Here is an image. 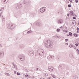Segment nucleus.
I'll return each instance as SVG.
<instances>
[{"label": "nucleus", "instance_id": "5701e85b", "mask_svg": "<svg viewBox=\"0 0 79 79\" xmlns=\"http://www.w3.org/2000/svg\"><path fill=\"white\" fill-rule=\"evenodd\" d=\"M6 76H10V74L9 73H6Z\"/></svg>", "mask_w": 79, "mask_h": 79}, {"label": "nucleus", "instance_id": "20e7f679", "mask_svg": "<svg viewBox=\"0 0 79 79\" xmlns=\"http://www.w3.org/2000/svg\"><path fill=\"white\" fill-rule=\"evenodd\" d=\"M30 2L31 1H28L27 0H26L24 2V4H26V5H28V4H29Z\"/></svg>", "mask_w": 79, "mask_h": 79}, {"label": "nucleus", "instance_id": "9d476101", "mask_svg": "<svg viewBox=\"0 0 79 79\" xmlns=\"http://www.w3.org/2000/svg\"><path fill=\"white\" fill-rule=\"evenodd\" d=\"M4 56V52H0V56Z\"/></svg>", "mask_w": 79, "mask_h": 79}, {"label": "nucleus", "instance_id": "dca6fc26", "mask_svg": "<svg viewBox=\"0 0 79 79\" xmlns=\"http://www.w3.org/2000/svg\"><path fill=\"white\" fill-rule=\"evenodd\" d=\"M12 64H13L14 66V67H15V66H16V65L15 64L14 62H12Z\"/></svg>", "mask_w": 79, "mask_h": 79}, {"label": "nucleus", "instance_id": "4d7b16f0", "mask_svg": "<svg viewBox=\"0 0 79 79\" xmlns=\"http://www.w3.org/2000/svg\"><path fill=\"white\" fill-rule=\"evenodd\" d=\"M39 51V50H38V51Z\"/></svg>", "mask_w": 79, "mask_h": 79}, {"label": "nucleus", "instance_id": "4468645a", "mask_svg": "<svg viewBox=\"0 0 79 79\" xmlns=\"http://www.w3.org/2000/svg\"><path fill=\"white\" fill-rule=\"evenodd\" d=\"M4 2H5V3H7L8 2V0H4L3 1Z\"/></svg>", "mask_w": 79, "mask_h": 79}, {"label": "nucleus", "instance_id": "052dcab7", "mask_svg": "<svg viewBox=\"0 0 79 79\" xmlns=\"http://www.w3.org/2000/svg\"><path fill=\"white\" fill-rule=\"evenodd\" d=\"M0 75H1V74L0 73Z\"/></svg>", "mask_w": 79, "mask_h": 79}, {"label": "nucleus", "instance_id": "bf43d9fd", "mask_svg": "<svg viewBox=\"0 0 79 79\" xmlns=\"http://www.w3.org/2000/svg\"><path fill=\"white\" fill-rule=\"evenodd\" d=\"M25 75L24 74L23 75V76H25Z\"/></svg>", "mask_w": 79, "mask_h": 79}, {"label": "nucleus", "instance_id": "8fccbe9b", "mask_svg": "<svg viewBox=\"0 0 79 79\" xmlns=\"http://www.w3.org/2000/svg\"><path fill=\"white\" fill-rule=\"evenodd\" d=\"M67 36H69V35H67Z\"/></svg>", "mask_w": 79, "mask_h": 79}, {"label": "nucleus", "instance_id": "b1692460", "mask_svg": "<svg viewBox=\"0 0 79 79\" xmlns=\"http://www.w3.org/2000/svg\"><path fill=\"white\" fill-rule=\"evenodd\" d=\"M73 48H74L76 50V46H73Z\"/></svg>", "mask_w": 79, "mask_h": 79}, {"label": "nucleus", "instance_id": "09e8293b", "mask_svg": "<svg viewBox=\"0 0 79 79\" xmlns=\"http://www.w3.org/2000/svg\"><path fill=\"white\" fill-rule=\"evenodd\" d=\"M44 11H45V9H44Z\"/></svg>", "mask_w": 79, "mask_h": 79}, {"label": "nucleus", "instance_id": "ea45409f", "mask_svg": "<svg viewBox=\"0 0 79 79\" xmlns=\"http://www.w3.org/2000/svg\"><path fill=\"white\" fill-rule=\"evenodd\" d=\"M14 73L15 74H16V71H14Z\"/></svg>", "mask_w": 79, "mask_h": 79}, {"label": "nucleus", "instance_id": "6ab92c4d", "mask_svg": "<svg viewBox=\"0 0 79 79\" xmlns=\"http://www.w3.org/2000/svg\"><path fill=\"white\" fill-rule=\"evenodd\" d=\"M52 76L53 78H55V77H56L55 76H54V75H52Z\"/></svg>", "mask_w": 79, "mask_h": 79}, {"label": "nucleus", "instance_id": "864d4df0", "mask_svg": "<svg viewBox=\"0 0 79 79\" xmlns=\"http://www.w3.org/2000/svg\"><path fill=\"white\" fill-rule=\"evenodd\" d=\"M60 28H62V27H60Z\"/></svg>", "mask_w": 79, "mask_h": 79}, {"label": "nucleus", "instance_id": "0eeeda50", "mask_svg": "<svg viewBox=\"0 0 79 79\" xmlns=\"http://www.w3.org/2000/svg\"><path fill=\"white\" fill-rule=\"evenodd\" d=\"M48 69H49V71L50 72H53L54 71V69H51L50 67H48Z\"/></svg>", "mask_w": 79, "mask_h": 79}, {"label": "nucleus", "instance_id": "393cba45", "mask_svg": "<svg viewBox=\"0 0 79 79\" xmlns=\"http://www.w3.org/2000/svg\"><path fill=\"white\" fill-rule=\"evenodd\" d=\"M28 74H26L25 76L26 77H28Z\"/></svg>", "mask_w": 79, "mask_h": 79}, {"label": "nucleus", "instance_id": "cd10ccee", "mask_svg": "<svg viewBox=\"0 0 79 79\" xmlns=\"http://www.w3.org/2000/svg\"><path fill=\"white\" fill-rule=\"evenodd\" d=\"M75 45L76 46V47H77V46H78V44H76Z\"/></svg>", "mask_w": 79, "mask_h": 79}, {"label": "nucleus", "instance_id": "7ed1b4c3", "mask_svg": "<svg viewBox=\"0 0 79 79\" xmlns=\"http://www.w3.org/2000/svg\"><path fill=\"white\" fill-rule=\"evenodd\" d=\"M34 51L32 50H31L29 52V55L30 56H33L34 55Z\"/></svg>", "mask_w": 79, "mask_h": 79}, {"label": "nucleus", "instance_id": "473e14b6", "mask_svg": "<svg viewBox=\"0 0 79 79\" xmlns=\"http://www.w3.org/2000/svg\"><path fill=\"white\" fill-rule=\"evenodd\" d=\"M28 78H31V76H30L28 75Z\"/></svg>", "mask_w": 79, "mask_h": 79}, {"label": "nucleus", "instance_id": "13d9d810", "mask_svg": "<svg viewBox=\"0 0 79 79\" xmlns=\"http://www.w3.org/2000/svg\"><path fill=\"white\" fill-rule=\"evenodd\" d=\"M78 54H79V52H78Z\"/></svg>", "mask_w": 79, "mask_h": 79}, {"label": "nucleus", "instance_id": "680f3d73", "mask_svg": "<svg viewBox=\"0 0 79 79\" xmlns=\"http://www.w3.org/2000/svg\"><path fill=\"white\" fill-rule=\"evenodd\" d=\"M1 15H0V17H1Z\"/></svg>", "mask_w": 79, "mask_h": 79}, {"label": "nucleus", "instance_id": "f03ea898", "mask_svg": "<svg viewBox=\"0 0 79 79\" xmlns=\"http://www.w3.org/2000/svg\"><path fill=\"white\" fill-rule=\"evenodd\" d=\"M19 58L21 61H24L25 60V56L23 54L19 55Z\"/></svg>", "mask_w": 79, "mask_h": 79}, {"label": "nucleus", "instance_id": "a211bd4d", "mask_svg": "<svg viewBox=\"0 0 79 79\" xmlns=\"http://www.w3.org/2000/svg\"><path fill=\"white\" fill-rule=\"evenodd\" d=\"M17 74L19 76V75H20V73H18V72H17Z\"/></svg>", "mask_w": 79, "mask_h": 79}, {"label": "nucleus", "instance_id": "a19ab883", "mask_svg": "<svg viewBox=\"0 0 79 79\" xmlns=\"http://www.w3.org/2000/svg\"><path fill=\"white\" fill-rule=\"evenodd\" d=\"M79 30H77V33H79Z\"/></svg>", "mask_w": 79, "mask_h": 79}, {"label": "nucleus", "instance_id": "c756f323", "mask_svg": "<svg viewBox=\"0 0 79 79\" xmlns=\"http://www.w3.org/2000/svg\"><path fill=\"white\" fill-rule=\"evenodd\" d=\"M70 2H71V3H72V2H73V0H69Z\"/></svg>", "mask_w": 79, "mask_h": 79}, {"label": "nucleus", "instance_id": "a18cd8bd", "mask_svg": "<svg viewBox=\"0 0 79 79\" xmlns=\"http://www.w3.org/2000/svg\"><path fill=\"white\" fill-rule=\"evenodd\" d=\"M69 56H73V55H71V54H70V55H69Z\"/></svg>", "mask_w": 79, "mask_h": 79}, {"label": "nucleus", "instance_id": "ddd939ff", "mask_svg": "<svg viewBox=\"0 0 79 79\" xmlns=\"http://www.w3.org/2000/svg\"><path fill=\"white\" fill-rule=\"evenodd\" d=\"M69 35L70 36H72L73 35V33L71 32L69 33Z\"/></svg>", "mask_w": 79, "mask_h": 79}, {"label": "nucleus", "instance_id": "f257e3e1", "mask_svg": "<svg viewBox=\"0 0 79 79\" xmlns=\"http://www.w3.org/2000/svg\"><path fill=\"white\" fill-rule=\"evenodd\" d=\"M46 43H45V47L48 48H51L52 47V43L50 41V40H47L46 41Z\"/></svg>", "mask_w": 79, "mask_h": 79}, {"label": "nucleus", "instance_id": "6e6d98bb", "mask_svg": "<svg viewBox=\"0 0 79 79\" xmlns=\"http://www.w3.org/2000/svg\"><path fill=\"white\" fill-rule=\"evenodd\" d=\"M26 79H28V78H26Z\"/></svg>", "mask_w": 79, "mask_h": 79}, {"label": "nucleus", "instance_id": "9b49d317", "mask_svg": "<svg viewBox=\"0 0 79 79\" xmlns=\"http://www.w3.org/2000/svg\"><path fill=\"white\" fill-rule=\"evenodd\" d=\"M7 27L9 29H11V25L9 24H8L7 25Z\"/></svg>", "mask_w": 79, "mask_h": 79}, {"label": "nucleus", "instance_id": "e433bc0d", "mask_svg": "<svg viewBox=\"0 0 79 79\" xmlns=\"http://www.w3.org/2000/svg\"><path fill=\"white\" fill-rule=\"evenodd\" d=\"M78 36H79V35L77 34V35H76L75 37H78Z\"/></svg>", "mask_w": 79, "mask_h": 79}, {"label": "nucleus", "instance_id": "2f4dec72", "mask_svg": "<svg viewBox=\"0 0 79 79\" xmlns=\"http://www.w3.org/2000/svg\"><path fill=\"white\" fill-rule=\"evenodd\" d=\"M60 67H61V65H60L59 66V69H60Z\"/></svg>", "mask_w": 79, "mask_h": 79}, {"label": "nucleus", "instance_id": "f8f14e48", "mask_svg": "<svg viewBox=\"0 0 79 79\" xmlns=\"http://www.w3.org/2000/svg\"><path fill=\"white\" fill-rule=\"evenodd\" d=\"M72 12H70V15H71L72 16H73V13L74 12H73V11L72 10L71 11Z\"/></svg>", "mask_w": 79, "mask_h": 79}, {"label": "nucleus", "instance_id": "e2e57ef3", "mask_svg": "<svg viewBox=\"0 0 79 79\" xmlns=\"http://www.w3.org/2000/svg\"><path fill=\"white\" fill-rule=\"evenodd\" d=\"M4 64V65H5V64Z\"/></svg>", "mask_w": 79, "mask_h": 79}, {"label": "nucleus", "instance_id": "a878e982", "mask_svg": "<svg viewBox=\"0 0 79 79\" xmlns=\"http://www.w3.org/2000/svg\"><path fill=\"white\" fill-rule=\"evenodd\" d=\"M73 18L74 19H76V18L75 17H73Z\"/></svg>", "mask_w": 79, "mask_h": 79}, {"label": "nucleus", "instance_id": "f3484780", "mask_svg": "<svg viewBox=\"0 0 79 79\" xmlns=\"http://www.w3.org/2000/svg\"><path fill=\"white\" fill-rule=\"evenodd\" d=\"M57 32H60V29L59 28H58L57 29Z\"/></svg>", "mask_w": 79, "mask_h": 79}, {"label": "nucleus", "instance_id": "3c124183", "mask_svg": "<svg viewBox=\"0 0 79 79\" xmlns=\"http://www.w3.org/2000/svg\"><path fill=\"white\" fill-rule=\"evenodd\" d=\"M39 55H40V53H39Z\"/></svg>", "mask_w": 79, "mask_h": 79}, {"label": "nucleus", "instance_id": "4be33fe9", "mask_svg": "<svg viewBox=\"0 0 79 79\" xmlns=\"http://www.w3.org/2000/svg\"><path fill=\"white\" fill-rule=\"evenodd\" d=\"M65 42H68V39H65Z\"/></svg>", "mask_w": 79, "mask_h": 79}, {"label": "nucleus", "instance_id": "79ce46f5", "mask_svg": "<svg viewBox=\"0 0 79 79\" xmlns=\"http://www.w3.org/2000/svg\"><path fill=\"white\" fill-rule=\"evenodd\" d=\"M0 11H2V9H1L0 10Z\"/></svg>", "mask_w": 79, "mask_h": 79}, {"label": "nucleus", "instance_id": "c85d7f7f", "mask_svg": "<svg viewBox=\"0 0 79 79\" xmlns=\"http://www.w3.org/2000/svg\"><path fill=\"white\" fill-rule=\"evenodd\" d=\"M36 71H38V70H39V68H36Z\"/></svg>", "mask_w": 79, "mask_h": 79}, {"label": "nucleus", "instance_id": "72a5a7b5", "mask_svg": "<svg viewBox=\"0 0 79 79\" xmlns=\"http://www.w3.org/2000/svg\"><path fill=\"white\" fill-rule=\"evenodd\" d=\"M77 30H79V27H77Z\"/></svg>", "mask_w": 79, "mask_h": 79}, {"label": "nucleus", "instance_id": "5fc2aeb1", "mask_svg": "<svg viewBox=\"0 0 79 79\" xmlns=\"http://www.w3.org/2000/svg\"><path fill=\"white\" fill-rule=\"evenodd\" d=\"M42 53H44V52H42Z\"/></svg>", "mask_w": 79, "mask_h": 79}, {"label": "nucleus", "instance_id": "4c0bfd02", "mask_svg": "<svg viewBox=\"0 0 79 79\" xmlns=\"http://www.w3.org/2000/svg\"><path fill=\"white\" fill-rule=\"evenodd\" d=\"M56 37L58 39L60 37L59 36H56Z\"/></svg>", "mask_w": 79, "mask_h": 79}, {"label": "nucleus", "instance_id": "58836bf2", "mask_svg": "<svg viewBox=\"0 0 79 79\" xmlns=\"http://www.w3.org/2000/svg\"><path fill=\"white\" fill-rule=\"evenodd\" d=\"M73 35H74V36H76V34H75V33H74L73 34Z\"/></svg>", "mask_w": 79, "mask_h": 79}, {"label": "nucleus", "instance_id": "c03bdc74", "mask_svg": "<svg viewBox=\"0 0 79 79\" xmlns=\"http://www.w3.org/2000/svg\"><path fill=\"white\" fill-rule=\"evenodd\" d=\"M0 47H2V44H0Z\"/></svg>", "mask_w": 79, "mask_h": 79}, {"label": "nucleus", "instance_id": "bb28decb", "mask_svg": "<svg viewBox=\"0 0 79 79\" xmlns=\"http://www.w3.org/2000/svg\"><path fill=\"white\" fill-rule=\"evenodd\" d=\"M75 2H76L77 3V2H78V0H75Z\"/></svg>", "mask_w": 79, "mask_h": 79}, {"label": "nucleus", "instance_id": "7c9ffc66", "mask_svg": "<svg viewBox=\"0 0 79 79\" xmlns=\"http://www.w3.org/2000/svg\"><path fill=\"white\" fill-rule=\"evenodd\" d=\"M27 34H29L30 33V31H28L27 32Z\"/></svg>", "mask_w": 79, "mask_h": 79}, {"label": "nucleus", "instance_id": "37998d69", "mask_svg": "<svg viewBox=\"0 0 79 79\" xmlns=\"http://www.w3.org/2000/svg\"><path fill=\"white\" fill-rule=\"evenodd\" d=\"M48 79H51V78L50 77H49L48 78Z\"/></svg>", "mask_w": 79, "mask_h": 79}, {"label": "nucleus", "instance_id": "c9c22d12", "mask_svg": "<svg viewBox=\"0 0 79 79\" xmlns=\"http://www.w3.org/2000/svg\"><path fill=\"white\" fill-rule=\"evenodd\" d=\"M67 16L68 17L69 16V14H67Z\"/></svg>", "mask_w": 79, "mask_h": 79}, {"label": "nucleus", "instance_id": "1a4fd4ad", "mask_svg": "<svg viewBox=\"0 0 79 79\" xmlns=\"http://www.w3.org/2000/svg\"><path fill=\"white\" fill-rule=\"evenodd\" d=\"M40 11L41 13H44V7L41 8L40 9Z\"/></svg>", "mask_w": 79, "mask_h": 79}, {"label": "nucleus", "instance_id": "423d86ee", "mask_svg": "<svg viewBox=\"0 0 79 79\" xmlns=\"http://www.w3.org/2000/svg\"><path fill=\"white\" fill-rule=\"evenodd\" d=\"M48 59H49V60H51V59H52V58L53 59V58H54V56H51V55L49 56H48V57H47Z\"/></svg>", "mask_w": 79, "mask_h": 79}, {"label": "nucleus", "instance_id": "39448f33", "mask_svg": "<svg viewBox=\"0 0 79 79\" xmlns=\"http://www.w3.org/2000/svg\"><path fill=\"white\" fill-rule=\"evenodd\" d=\"M63 20L62 19H59L58 21V23L59 24H61V23H63Z\"/></svg>", "mask_w": 79, "mask_h": 79}, {"label": "nucleus", "instance_id": "aec40b11", "mask_svg": "<svg viewBox=\"0 0 79 79\" xmlns=\"http://www.w3.org/2000/svg\"><path fill=\"white\" fill-rule=\"evenodd\" d=\"M68 7H71V5L69 4L68 6Z\"/></svg>", "mask_w": 79, "mask_h": 79}, {"label": "nucleus", "instance_id": "49530a36", "mask_svg": "<svg viewBox=\"0 0 79 79\" xmlns=\"http://www.w3.org/2000/svg\"><path fill=\"white\" fill-rule=\"evenodd\" d=\"M66 44H67V45H68V43H66Z\"/></svg>", "mask_w": 79, "mask_h": 79}, {"label": "nucleus", "instance_id": "2eb2a0df", "mask_svg": "<svg viewBox=\"0 0 79 79\" xmlns=\"http://www.w3.org/2000/svg\"><path fill=\"white\" fill-rule=\"evenodd\" d=\"M73 44H70L69 46V47H70V48H71V47H73Z\"/></svg>", "mask_w": 79, "mask_h": 79}, {"label": "nucleus", "instance_id": "603ef678", "mask_svg": "<svg viewBox=\"0 0 79 79\" xmlns=\"http://www.w3.org/2000/svg\"><path fill=\"white\" fill-rule=\"evenodd\" d=\"M13 25H11V26H12V27H13Z\"/></svg>", "mask_w": 79, "mask_h": 79}, {"label": "nucleus", "instance_id": "de8ad7c7", "mask_svg": "<svg viewBox=\"0 0 79 79\" xmlns=\"http://www.w3.org/2000/svg\"><path fill=\"white\" fill-rule=\"evenodd\" d=\"M75 16L76 17H77V15H75Z\"/></svg>", "mask_w": 79, "mask_h": 79}, {"label": "nucleus", "instance_id": "f704fd0d", "mask_svg": "<svg viewBox=\"0 0 79 79\" xmlns=\"http://www.w3.org/2000/svg\"><path fill=\"white\" fill-rule=\"evenodd\" d=\"M77 52H79V49H77Z\"/></svg>", "mask_w": 79, "mask_h": 79}, {"label": "nucleus", "instance_id": "412c9836", "mask_svg": "<svg viewBox=\"0 0 79 79\" xmlns=\"http://www.w3.org/2000/svg\"><path fill=\"white\" fill-rule=\"evenodd\" d=\"M68 31L64 30V32H68Z\"/></svg>", "mask_w": 79, "mask_h": 79}, {"label": "nucleus", "instance_id": "6e6552de", "mask_svg": "<svg viewBox=\"0 0 79 79\" xmlns=\"http://www.w3.org/2000/svg\"><path fill=\"white\" fill-rule=\"evenodd\" d=\"M36 24L38 26H39V27L41 26V23L40 22H37L36 23Z\"/></svg>", "mask_w": 79, "mask_h": 79}]
</instances>
